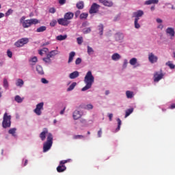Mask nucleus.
I'll use <instances>...</instances> for the list:
<instances>
[{
	"label": "nucleus",
	"mask_w": 175,
	"mask_h": 175,
	"mask_svg": "<svg viewBox=\"0 0 175 175\" xmlns=\"http://www.w3.org/2000/svg\"><path fill=\"white\" fill-rule=\"evenodd\" d=\"M94 81L95 78L94 77V75H92V72L88 71L84 78V83L86 85L81 89V91H87L88 90H90V88L92 87V84H94Z\"/></svg>",
	"instance_id": "1"
},
{
	"label": "nucleus",
	"mask_w": 175,
	"mask_h": 175,
	"mask_svg": "<svg viewBox=\"0 0 175 175\" xmlns=\"http://www.w3.org/2000/svg\"><path fill=\"white\" fill-rule=\"evenodd\" d=\"M53 146V134L51 133H48L46 142L43 145V152H47L51 146Z\"/></svg>",
	"instance_id": "2"
},
{
	"label": "nucleus",
	"mask_w": 175,
	"mask_h": 175,
	"mask_svg": "<svg viewBox=\"0 0 175 175\" xmlns=\"http://www.w3.org/2000/svg\"><path fill=\"white\" fill-rule=\"evenodd\" d=\"M10 120H12V116H8V113H5L2 122L3 128H4L5 129H6V128H10V125H12V122L10 121Z\"/></svg>",
	"instance_id": "3"
},
{
	"label": "nucleus",
	"mask_w": 175,
	"mask_h": 175,
	"mask_svg": "<svg viewBox=\"0 0 175 175\" xmlns=\"http://www.w3.org/2000/svg\"><path fill=\"white\" fill-rule=\"evenodd\" d=\"M36 24H39V20L36 18L27 19L22 22L23 28H29L31 25H36Z\"/></svg>",
	"instance_id": "4"
},
{
	"label": "nucleus",
	"mask_w": 175,
	"mask_h": 175,
	"mask_svg": "<svg viewBox=\"0 0 175 175\" xmlns=\"http://www.w3.org/2000/svg\"><path fill=\"white\" fill-rule=\"evenodd\" d=\"M70 160H62L59 162V165L57 167V172L58 173H62L66 170V166H65V163H68Z\"/></svg>",
	"instance_id": "5"
},
{
	"label": "nucleus",
	"mask_w": 175,
	"mask_h": 175,
	"mask_svg": "<svg viewBox=\"0 0 175 175\" xmlns=\"http://www.w3.org/2000/svg\"><path fill=\"white\" fill-rule=\"evenodd\" d=\"M29 42V40L27 38H21L15 42V46L16 47H23L24 44H27Z\"/></svg>",
	"instance_id": "6"
},
{
	"label": "nucleus",
	"mask_w": 175,
	"mask_h": 175,
	"mask_svg": "<svg viewBox=\"0 0 175 175\" xmlns=\"http://www.w3.org/2000/svg\"><path fill=\"white\" fill-rule=\"evenodd\" d=\"M44 105V103H40L36 105V109H34V113L37 116H41L42 115V110H43V106Z\"/></svg>",
	"instance_id": "7"
},
{
	"label": "nucleus",
	"mask_w": 175,
	"mask_h": 175,
	"mask_svg": "<svg viewBox=\"0 0 175 175\" xmlns=\"http://www.w3.org/2000/svg\"><path fill=\"white\" fill-rule=\"evenodd\" d=\"M99 8H100V5H99L96 3H94L89 10L90 14H94V13H98V10H99Z\"/></svg>",
	"instance_id": "8"
},
{
	"label": "nucleus",
	"mask_w": 175,
	"mask_h": 175,
	"mask_svg": "<svg viewBox=\"0 0 175 175\" xmlns=\"http://www.w3.org/2000/svg\"><path fill=\"white\" fill-rule=\"evenodd\" d=\"M165 74L163 72L162 70L160 71H157L154 74V82H159L162 78H163Z\"/></svg>",
	"instance_id": "9"
},
{
	"label": "nucleus",
	"mask_w": 175,
	"mask_h": 175,
	"mask_svg": "<svg viewBox=\"0 0 175 175\" xmlns=\"http://www.w3.org/2000/svg\"><path fill=\"white\" fill-rule=\"evenodd\" d=\"M57 23L59 25H63L64 27H68L70 24V21H68L65 17L59 18Z\"/></svg>",
	"instance_id": "10"
},
{
	"label": "nucleus",
	"mask_w": 175,
	"mask_h": 175,
	"mask_svg": "<svg viewBox=\"0 0 175 175\" xmlns=\"http://www.w3.org/2000/svg\"><path fill=\"white\" fill-rule=\"evenodd\" d=\"M100 3H103L104 6H107L108 8H111L113 6V1L110 0H98Z\"/></svg>",
	"instance_id": "11"
},
{
	"label": "nucleus",
	"mask_w": 175,
	"mask_h": 175,
	"mask_svg": "<svg viewBox=\"0 0 175 175\" xmlns=\"http://www.w3.org/2000/svg\"><path fill=\"white\" fill-rule=\"evenodd\" d=\"M49 133V130L45 128L43 129V131L40 134V138L42 142H44L46 140V135Z\"/></svg>",
	"instance_id": "12"
},
{
	"label": "nucleus",
	"mask_w": 175,
	"mask_h": 175,
	"mask_svg": "<svg viewBox=\"0 0 175 175\" xmlns=\"http://www.w3.org/2000/svg\"><path fill=\"white\" fill-rule=\"evenodd\" d=\"M129 64L134 66V68H137L138 66H140V64L137 63V59L136 57H133L129 61Z\"/></svg>",
	"instance_id": "13"
},
{
	"label": "nucleus",
	"mask_w": 175,
	"mask_h": 175,
	"mask_svg": "<svg viewBox=\"0 0 175 175\" xmlns=\"http://www.w3.org/2000/svg\"><path fill=\"white\" fill-rule=\"evenodd\" d=\"M80 109H85V110H92L94 109V106L91 104L84 105L82 104L79 106Z\"/></svg>",
	"instance_id": "14"
},
{
	"label": "nucleus",
	"mask_w": 175,
	"mask_h": 175,
	"mask_svg": "<svg viewBox=\"0 0 175 175\" xmlns=\"http://www.w3.org/2000/svg\"><path fill=\"white\" fill-rule=\"evenodd\" d=\"M58 54H61V52H59L57 50H53L49 52V53L47 54L48 57L53 58V57H55V55H58Z\"/></svg>",
	"instance_id": "15"
},
{
	"label": "nucleus",
	"mask_w": 175,
	"mask_h": 175,
	"mask_svg": "<svg viewBox=\"0 0 175 175\" xmlns=\"http://www.w3.org/2000/svg\"><path fill=\"white\" fill-rule=\"evenodd\" d=\"M74 16H75V14H73V12H67L64 14V17L68 21H69L70 20H72Z\"/></svg>",
	"instance_id": "16"
},
{
	"label": "nucleus",
	"mask_w": 175,
	"mask_h": 175,
	"mask_svg": "<svg viewBox=\"0 0 175 175\" xmlns=\"http://www.w3.org/2000/svg\"><path fill=\"white\" fill-rule=\"evenodd\" d=\"M82 114L79 111H75L73 113V118L74 120H79V118H81Z\"/></svg>",
	"instance_id": "17"
},
{
	"label": "nucleus",
	"mask_w": 175,
	"mask_h": 175,
	"mask_svg": "<svg viewBox=\"0 0 175 175\" xmlns=\"http://www.w3.org/2000/svg\"><path fill=\"white\" fill-rule=\"evenodd\" d=\"M143 14H144L143 10H138L136 12L133 13V16L134 17H135V18H139V17H142Z\"/></svg>",
	"instance_id": "18"
},
{
	"label": "nucleus",
	"mask_w": 175,
	"mask_h": 175,
	"mask_svg": "<svg viewBox=\"0 0 175 175\" xmlns=\"http://www.w3.org/2000/svg\"><path fill=\"white\" fill-rule=\"evenodd\" d=\"M166 33H168L171 37H174L175 36V31L172 27H167V29H166Z\"/></svg>",
	"instance_id": "19"
},
{
	"label": "nucleus",
	"mask_w": 175,
	"mask_h": 175,
	"mask_svg": "<svg viewBox=\"0 0 175 175\" xmlns=\"http://www.w3.org/2000/svg\"><path fill=\"white\" fill-rule=\"evenodd\" d=\"M76 55V53L75 51H72L69 53V57H68V64H70V62H72L73 58H75V56Z\"/></svg>",
	"instance_id": "20"
},
{
	"label": "nucleus",
	"mask_w": 175,
	"mask_h": 175,
	"mask_svg": "<svg viewBox=\"0 0 175 175\" xmlns=\"http://www.w3.org/2000/svg\"><path fill=\"white\" fill-rule=\"evenodd\" d=\"M70 79H76L79 77V72L78 71H74L73 72L70 73L69 75Z\"/></svg>",
	"instance_id": "21"
},
{
	"label": "nucleus",
	"mask_w": 175,
	"mask_h": 175,
	"mask_svg": "<svg viewBox=\"0 0 175 175\" xmlns=\"http://www.w3.org/2000/svg\"><path fill=\"white\" fill-rule=\"evenodd\" d=\"M36 70L38 75H44V71H43V68L42 67V66H37Z\"/></svg>",
	"instance_id": "22"
},
{
	"label": "nucleus",
	"mask_w": 175,
	"mask_h": 175,
	"mask_svg": "<svg viewBox=\"0 0 175 175\" xmlns=\"http://www.w3.org/2000/svg\"><path fill=\"white\" fill-rule=\"evenodd\" d=\"M156 21L157 22V23H159V25L157 26V27L159 29H163V20L161 19V18H157L156 19Z\"/></svg>",
	"instance_id": "23"
},
{
	"label": "nucleus",
	"mask_w": 175,
	"mask_h": 175,
	"mask_svg": "<svg viewBox=\"0 0 175 175\" xmlns=\"http://www.w3.org/2000/svg\"><path fill=\"white\" fill-rule=\"evenodd\" d=\"M29 62L31 65H36V63L38 62V57L36 56L31 57L29 59Z\"/></svg>",
	"instance_id": "24"
},
{
	"label": "nucleus",
	"mask_w": 175,
	"mask_h": 175,
	"mask_svg": "<svg viewBox=\"0 0 175 175\" xmlns=\"http://www.w3.org/2000/svg\"><path fill=\"white\" fill-rule=\"evenodd\" d=\"M16 85L17 87H23V85H24V81H23L21 79H17Z\"/></svg>",
	"instance_id": "25"
},
{
	"label": "nucleus",
	"mask_w": 175,
	"mask_h": 175,
	"mask_svg": "<svg viewBox=\"0 0 175 175\" xmlns=\"http://www.w3.org/2000/svg\"><path fill=\"white\" fill-rule=\"evenodd\" d=\"M120 58H121V55H120V54L118 53H114L111 57V59L113 61H118V59H120Z\"/></svg>",
	"instance_id": "26"
},
{
	"label": "nucleus",
	"mask_w": 175,
	"mask_h": 175,
	"mask_svg": "<svg viewBox=\"0 0 175 175\" xmlns=\"http://www.w3.org/2000/svg\"><path fill=\"white\" fill-rule=\"evenodd\" d=\"M133 113V108H130L126 110V114H125V118H126V117H129V116H131V114H132Z\"/></svg>",
	"instance_id": "27"
},
{
	"label": "nucleus",
	"mask_w": 175,
	"mask_h": 175,
	"mask_svg": "<svg viewBox=\"0 0 175 175\" xmlns=\"http://www.w3.org/2000/svg\"><path fill=\"white\" fill-rule=\"evenodd\" d=\"M126 98H128V99H132V98H133V92L127 90L126 92Z\"/></svg>",
	"instance_id": "28"
},
{
	"label": "nucleus",
	"mask_w": 175,
	"mask_h": 175,
	"mask_svg": "<svg viewBox=\"0 0 175 175\" xmlns=\"http://www.w3.org/2000/svg\"><path fill=\"white\" fill-rule=\"evenodd\" d=\"M76 6L77 9H79V10L84 9V2L79 1L77 3Z\"/></svg>",
	"instance_id": "29"
},
{
	"label": "nucleus",
	"mask_w": 175,
	"mask_h": 175,
	"mask_svg": "<svg viewBox=\"0 0 175 175\" xmlns=\"http://www.w3.org/2000/svg\"><path fill=\"white\" fill-rule=\"evenodd\" d=\"M66 38H68L67 35H64V36L59 35L56 37V39H57V40L62 41V40H65V39H66Z\"/></svg>",
	"instance_id": "30"
},
{
	"label": "nucleus",
	"mask_w": 175,
	"mask_h": 175,
	"mask_svg": "<svg viewBox=\"0 0 175 175\" xmlns=\"http://www.w3.org/2000/svg\"><path fill=\"white\" fill-rule=\"evenodd\" d=\"M88 17V13L83 12L80 14L79 18L81 20H87Z\"/></svg>",
	"instance_id": "31"
},
{
	"label": "nucleus",
	"mask_w": 175,
	"mask_h": 175,
	"mask_svg": "<svg viewBox=\"0 0 175 175\" xmlns=\"http://www.w3.org/2000/svg\"><path fill=\"white\" fill-rule=\"evenodd\" d=\"M139 18H135V21H134V25H135V28H136L137 29H139V28H140V24H139Z\"/></svg>",
	"instance_id": "32"
},
{
	"label": "nucleus",
	"mask_w": 175,
	"mask_h": 175,
	"mask_svg": "<svg viewBox=\"0 0 175 175\" xmlns=\"http://www.w3.org/2000/svg\"><path fill=\"white\" fill-rule=\"evenodd\" d=\"M47 29L46 26H41L36 29V32H44Z\"/></svg>",
	"instance_id": "33"
},
{
	"label": "nucleus",
	"mask_w": 175,
	"mask_h": 175,
	"mask_svg": "<svg viewBox=\"0 0 175 175\" xmlns=\"http://www.w3.org/2000/svg\"><path fill=\"white\" fill-rule=\"evenodd\" d=\"M76 85H77V83L76 82H73L67 89V91H72V90H75V87H76Z\"/></svg>",
	"instance_id": "34"
},
{
	"label": "nucleus",
	"mask_w": 175,
	"mask_h": 175,
	"mask_svg": "<svg viewBox=\"0 0 175 175\" xmlns=\"http://www.w3.org/2000/svg\"><path fill=\"white\" fill-rule=\"evenodd\" d=\"M16 131H17L16 128L11 129L8 131V133L12 135V136H16Z\"/></svg>",
	"instance_id": "35"
},
{
	"label": "nucleus",
	"mask_w": 175,
	"mask_h": 175,
	"mask_svg": "<svg viewBox=\"0 0 175 175\" xmlns=\"http://www.w3.org/2000/svg\"><path fill=\"white\" fill-rule=\"evenodd\" d=\"M72 139H74V140L84 139V135H74Z\"/></svg>",
	"instance_id": "36"
},
{
	"label": "nucleus",
	"mask_w": 175,
	"mask_h": 175,
	"mask_svg": "<svg viewBox=\"0 0 175 175\" xmlns=\"http://www.w3.org/2000/svg\"><path fill=\"white\" fill-rule=\"evenodd\" d=\"M15 100L17 103H21L23 99L20 96L17 95L15 96Z\"/></svg>",
	"instance_id": "37"
},
{
	"label": "nucleus",
	"mask_w": 175,
	"mask_h": 175,
	"mask_svg": "<svg viewBox=\"0 0 175 175\" xmlns=\"http://www.w3.org/2000/svg\"><path fill=\"white\" fill-rule=\"evenodd\" d=\"M98 31H100L99 34L100 36L103 35V25L100 24L98 25Z\"/></svg>",
	"instance_id": "38"
},
{
	"label": "nucleus",
	"mask_w": 175,
	"mask_h": 175,
	"mask_svg": "<svg viewBox=\"0 0 175 175\" xmlns=\"http://www.w3.org/2000/svg\"><path fill=\"white\" fill-rule=\"evenodd\" d=\"M3 87L8 90L9 88V83L8 82V79H3Z\"/></svg>",
	"instance_id": "39"
},
{
	"label": "nucleus",
	"mask_w": 175,
	"mask_h": 175,
	"mask_svg": "<svg viewBox=\"0 0 175 175\" xmlns=\"http://www.w3.org/2000/svg\"><path fill=\"white\" fill-rule=\"evenodd\" d=\"M88 54L89 55H91V54H94V49L90 46H88Z\"/></svg>",
	"instance_id": "40"
},
{
	"label": "nucleus",
	"mask_w": 175,
	"mask_h": 175,
	"mask_svg": "<svg viewBox=\"0 0 175 175\" xmlns=\"http://www.w3.org/2000/svg\"><path fill=\"white\" fill-rule=\"evenodd\" d=\"M117 121H118V128L116 129V131H119L121 128V124H122L121 119L118 118Z\"/></svg>",
	"instance_id": "41"
},
{
	"label": "nucleus",
	"mask_w": 175,
	"mask_h": 175,
	"mask_svg": "<svg viewBox=\"0 0 175 175\" xmlns=\"http://www.w3.org/2000/svg\"><path fill=\"white\" fill-rule=\"evenodd\" d=\"M77 41L78 44H83V37L77 38Z\"/></svg>",
	"instance_id": "42"
},
{
	"label": "nucleus",
	"mask_w": 175,
	"mask_h": 175,
	"mask_svg": "<svg viewBox=\"0 0 175 175\" xmlns=\"http://www.w3.org/2000/svg\"><path fill=\"white\" fill-rule=\"evenodd\" d=\"M149 61L152 63L154 64V54L151 53L149 55Z\"/></svg>",
	"instance_id": "43"
},
{
	"label": "nucleus",
	"mask_w": 175,
	"mask_h": 175,
	"mask_svg": "<svg viewBox=\"0 0 175 175\" xmlns=\"http://www.w3.org/2000/svg\"><path fill=\"white\" fill-rule=\"evenodd\" d=\"M167 64L169 66L170 68H175V64L172 63V62H167Z\"/></svg>",
	"instance_id": "44"
},
{
	"label": "nucleus",
	"mask_w": 175,
	"mask_h": 175,
	"mask_svg": "<svg viewBox=\"0 0 175 175\" xmlns=\"http://www.w3.org/2000/svg\"><path fill=\"white\" fill-rule=\"evenodd\" d=\"M154 3V0H148L145 1L144 5H152Z\"/></svg>",
	"instance_id": "45"
},
{
	"label": "nucleus",
	"mask_w": 175,
	"mask_h": 175,
	"mask_svg": "<svg viewBox=\"0 0 175 175\" xmlns=\"http://www.w3.org/2000/svg\"><path fill=\"white\" fill-rule=\"evenodd\" d=\"M90 32H91V28L90 27H88L86 29H84L83 30V33H90Z\"/></svg>",
	"instance_id": "46"
},
{
	"label": "nucleus",
	"mask_w": 175,
	"mask_h": 175,
	"mask_svg": "<svg viewBox=\"0 0 175 175\" xmlns=\"http://www.w3.org/2000/svg\"><path fill=\"white\" fill-rule=\"evenodd\" d=\"M13 13V10L12 9H9L7 12L5 13V16H10V14H12Z\"/></svg>",
	"instance_id": "47"
},
{
	"label": "nucleus",
	"mask_w": 175,
	"mask_h": 175,
	"mask_svg": "<svg viewBox=\"0 0 175 175\" xmlns=\"http://www.w3.org/2000/svg\"><path fill=\"white\" fill-rule=\"evenodd\" d=\"M51 57H49V55H46V57L43 58V61H44V62H50L51 61V59H50Z\"/></svg>",
	"instance_id": "48"
},
{
	"label": "nucleus",
	"mask_w": 175,
	"mask_h": 175,
	"mask_svg": "<svg viewBox=\"0 0 175 175\" xmlns=\"http://www.w3.org/2000/svg\"><path fill=\"white\" fill-rule=\"evenodd\" d=\"M75 64L77 65H80V64H81V58L80 57L77 58V59L75 60Z\"/></svg>",
	"instance_id": "49"
},
{
	"label": "nucleus",
	"mask_w": 175,
	"mask_h": 175,
	"mask_svg": "<svg viewBox=\"0 0 175 175\" xmlns=\"http://www.w3.org/2000/svg\"><path fill=\"white\" fill-rule=\"evenodd\" d=\"M56 25H57V21H55V20H53V21L50 23L51 27H55Z\"/></svg>",
	"instance_id": "50"
},
{
	"label": "nucleus",
	"mask_w": 175,
	"mask_h": 175,
	"mask_svg": "<svg viewBox=\"0 0 175 175\" xmlns=\"http://www.w3.org/2000/svg\"><path fill=\"white\" fill-rule=\"evenodd\" d=\"M7 55L8 57H9V58H12V57H13V53H12V51H10V50H8Z\"/></svg>",
	"instance_id": "51"
},
{
	"label": "nucleus",
	"mask_w": 175,
	"mask_h": 175,
	"mask_svg": "<svg viewBox=\"0 0 175 175\" xmlns=\"http://www.w3.org/2000/svg\"><path fill=\"white\" fill-rule=\"evenodd\" d=\"M49 49L47 48H44V50H40L38 51V54H40V55H43V51H48Z\"/></svg>",
	"instance_id": "52"
},
{
	"label": "nucleus",
	"mask_w": 175,
	"mask_h": 175,
	"mask_svg": "<svg viewBox=\"0 0 175 175\" xmlns=\"http://www.w3.org/2000/svg\"><path fill=\"white\" fill-rule=\"evenodd\" d=\"M41 82L43 84H49V81H47V79H46L45 78L41 79Z\"/></svg>",
	"instance_id": "53"
},
{
	"label": "nucleus",
	"mask_w": 175,
	"mask_h": 175,
	"mask_svg": "<svg viewBox=\"0 0 175 175\" xmlns=\"http://www.w3.org/2000/svg\"><path fill=\"white\" fill-rule=\"evenodd\" d=\"M80 13H81L80 12V10H77L75 14V18H77V17H79L80 16Z\"/></svg>",
	"instance_id": "54"
},
{
	"label": "nucleus",
	"mask_w": 175,
	"mask_h": 175,
	"mask_svg": "<svg viewBox=\"0 0 175 175\" xmlns=\"http://www.w3.org/2000/svg\"><path fill=\"white\" fill-rule=\"evenodd\" d=\"M59 5H65L66 3V0H59Z\"/></svg>",
	"instance_id": "55"
},
{
	"label": "nucleus",
	"mask_w": 175,
	"mask_h": 175,
	"mask_svg": "<svg viewBox=\"0 0 175 175\" xmlns=\"http://www.w3.org/2000/svg\"><path fill=\"white\" fill-rule=\"evenodd\" d=\"M49 13H53V14L55 13V8H50Z\"/></svg>",
	"instance_id": "56"
},
{
	"label": "nucleus",
	"mask_w": 175,
	"mask_h": 175,
	"mask_svg": "<svg viewBox=\"0 0 175 175\" xmlns=\"http://www.w3.org/2000/svg\"><path fill=\"white\" fill-rule=\"evenodd\" d=\"M98 137H102V129H100V130L98 131Z\"/></svg>",
	"instance_id": "57"
},
{
	"label": "nucleus",
	"mask_w": 175,
	"mask_h": 175,
	"mask_svg": "<svg viewBox=\"0 0 175 175\" xmlns=\"http://www.w3.org/2000/svg\"><path fill=\"white\" fill-rule=\"evenodd\" d=\"M127 65H128V60L124 59V64H123V68H126Z\"/></svg>",
	"instance_id": "58"
},
{
	"label": "nucleus",
	"mask_w": 175,
	"mask_h": 175,
	"mask_svg": "<svg viewBox=\"0 0 175 175\" xmlns=\"http://www.w3.org/2000/svg\"><path fill=\"white\" fill-rule=\"evenodd\" d=\"M108 117H109V121H111L113 119V113H109Z\"/></svg>",
	"instance_id": "59"
},
{
	"label": "nucleus",
	"mask_w": 175,
	"mask_h": 175,
	"mask_svg": "<svg viewBox=\"0 0 175 175\" xmlns=\"http://www.w3.org/2000/svg\"><path fill=\"white\" fill-rule=\"evenodd\" d=\"M65 109H66V107H64V108L60 111V114H64V113H65Z\"/></svg>",
	"instance_id": "60"
},
{
	"label": "nucleus",
	"mask_w": 175,
	"mask_h": 175,
	"mask_svg": "<svg viewBox=\"0 0 175 175\" xmlns=\"http://www.w3.org/2000/svg\"><path fill=\"white\" fill-rule=\"evenodd\" d=\"M2 17H5V14L0 12V18H2Z\"/></svg>",
	"instance_id": "61"
},
{
	"label": "nucleus",
	"mask_w": 175,
	"mask_h": 175,
	"mask_svg": "<svg viewBox=\"0 0 175 175\" xmlns=\"http://www.w3.org/2000/svg\"><path fill=\"white\" fill-rule=\"evenodd\" d=\"M27 165H28V160L25 159L24 166H27Z\"/></svg>",
	"instance_id": "62"
},
{
	"label": "nucleus",
	"mask_w": 175,
	"mask_h": 175,
	"mask_svg": "<svg viewBox=\"0 0 175 175\" xmlns=\"http://www.w3.org/2000/svg\"><path fill=\"white\" fill-rule=\"evenodd\" d=\"M170 109H175V104H171Z\"/></svg>",
	"instance_id": "63"
},
{
	"label": "nucleus",
	"mask_w": 175,
	"mask_h": 175,
	"mask_svg": "<svg viewBox=\"0 0 175 175\" xmlns=\"http://www.w3.org/2000/svg\"><path fill=\"white\" fill-rule=\"evenodd\" d=\"M109 94H110V91L106 90L105 91V95H109Z\"/></svg>",
	"instance_id": "64"
}]
</instances>
